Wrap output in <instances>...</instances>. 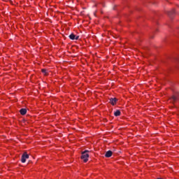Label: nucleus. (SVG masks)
I'll use <instances>...</instances> for the list:
<instances>
[{"label":"nucleus","instance_id":"nucleus-1","mask_svg":"<svg viewBox=\"0 0 179 179\" xmlns=\"http://www.w3.org/2000/svg\"><path fill=\"white\" fill-rule=\"evenodd\" d=\"M87 153H89V150H85L82 152L81 159L83 160L84 163L87 162L89 160V155Z\"/></svg>","mask_w":179,"mask_h":179},{"label":"nucleus","instance_id":"nucleus-2","mask_svg":"<svg viewBox=\"0 0 179 179\" xmlns=\"http://www.w3.org/2000/svg\"><path fill=\"white\" fill-rule=\"evenodd\" d=\"M29 159V155L27 152H24L21 157L22 163H26V159Z\"/></svg>","mask_w":179,"mask_h":179},{"label":"nucleus","instance_id":"nucleus-3","mask_svg":"<svg viewBox=\"0 0 179 179\" xmlns=\"http://www.w3.org/2000/svg\"><path fill=\"white\" fill-rule=\"evenodd\" d=\"M69 37L70 40H79V36H76V35L73 34H71Z\"/></svg>","mask_w":179,"mask_h":179},{"label":"nucleus","instance_id":"nucleus-4","mask_svg":"<svg viewBox=\"0 0 179 179\" xmlns=\"http://www.w3.org/2000/svg\"><path fill=\"white\" fill-rule=\"evenodd\" d=\"M117 98H110V103L112 104V106H115V103H117Z\"/></svg>","mask_w":179,"mask_h":179},{"label":"nucleus","instance_id":"nucleus-5","mask_svg":"<svg viewBox=\"0 0 179 179\" xmlns=\"http://www.w3.org/2000/svg\"><path fill=\"white\" fill-rule=\"evenodd\" d=\"M111 156H113V151L111 150L107 151L105 154L106 157H111Z\"/></svg>","mask_w":179,"mask_h":179},{"label":"nucleus","instance_id":"nucleus-6","mask_svg":"<svg viewBox=\"0 0 179 179\" xmlns=\"http://www.w3.org/2000/svg\"><path fill=\"white\" fill-rule=\"evenodd\" d=\"M20 113L21 115H26V113H27V110H26V108H22L20 110Z\"/></svg>","mask_w":179,"mask_h":179},{"label":"nucleus","instance_id":"nucleus-7","mask_svg":"<svg viewBox=\"0 0 179 179\" xmlns=\"http://www.w3.org/2000/svg\"><path fill=\"white\" fill-rule=\"evenodd\" d=\"M114 115L115 117H120V115H121V111H120V110H116L114 113Z\"/></svg>","mask_w":179,"mask_h":179},{"label":"nucleus","instance_id":"nucleus-8","mask_svg":"<svg viewBox=\"0 0 179 179\" xmlns=\"http://www.w3.org/2000/svg\"><path fill=\"white\" fill-rule=\"evenodd\" d=\"M167 13H168L169 16H171L172 15H174V13H176V10H172L171 11H169Z\"/></svg>","mask_w":179,"mask_h":179},{"label":"nucleus","instance_id":"nucleus-9","mask_svg":"<svg viewBox=\"0 0 179 179\" xmlns=\"http://www.w3.org/2000/svg\"><path fill=\"white\" fill-rule=\"evenodd\" d=\"M172 100L173 101H177V100H178V96H172Z\"/></svg>","mask_w":179,"mask_h":179},{"label":"nucleus","instance_id":"nucleus-10","mask_svg":"<svg viewBox=\"0 0 179 179\" xmlns=\"http://www.w3.org/2000/svg\"><path fill=\"white\" fill-rule=\"evenodd\" d=\"M42 73H44V75H47V71L45 69H42Z\"/></svg>","mask_w":179,"mask_h":179}]
</instances>
